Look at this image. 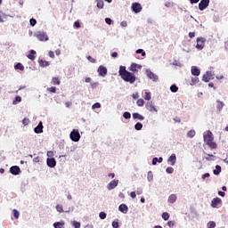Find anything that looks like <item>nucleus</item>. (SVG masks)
<instances>
[{
	"mask_svg": "<svg viewBox=\"0 0 228 228\" xmlns=\"http://www.w3.org/2000/svg\"><path fill=\"white\" fill-rule=\"evenodd\" d=\"M118 74L121 79H123V81H125L126 83H129L130 85H134V83H136V76L134 75V73H132L126 69V66L119 67Z\"/></svg>",
	"mask_w": 228,
	"mask_h": 228,
	"instance_id": "1",
	"label": "nucleus"
},
{
	"mask_svg": "<svg viewBox=\"0 0 228 228\" xmlns=\"http://www.w3.org/2000/svg\"><path fill=\"white\" fill-rule=\"evenodd\" d=\"M204 142L206 145H208L210 149H216L218 145L215 142V137L213 136V133L211 131H208L207 134L203 135Z\"/></svg>",
	"mask_w": 228,
	"mask_h": 228,
	"instance_id": "2",
	"label": "nucleus"
},
{
	"mask_svg": "<svg viewBox=\"0 0 228 228\" xmlns=\"http://www.w3.org/2000/svg\"><path fill=\"white\" fill-rule=\"evenodd\" d=\"M34 37L37 38L40 42H47L49 40V37H47V34L44 31H37L34 34Z\"/></svg>",
	"mask_w": 228,
	"mask_h": 228,
	"instance_id": "3",
	"label": "nucleus"
},
{
	"mask_svg": "<svg viewBox=\"0 0 228 228\" xmlns=\"http://www.w3.org/2000/svg\"><path fill=\"white\" fill-rule=\"evenodd\" d=\"M69 138L70 140H72V142H79V140H81V134H79V130L74 129L73 131H71Z\"/></svg>",
	"mask_w": 228,
	"mask_h": 228,
	"instance_id": "4",
	"label": "nucleus"
},
{
	"mask_svg": "<svg viewBox=\"0 0 228 228\" xmlns=\"http://www.w3.org/2000/svg\"><path fill=\"white\" fill-rule=\"evenodd\" d=\"M128 70L132 72V74H136L138 70H142V65L133 62L128 68Z\"/></svg>",
	"mask_w": 228,
	"mask_h": 228,
	"instance_id": "5",
	"label": "nucleus"
},
{
	"mask_svg": "<svg viewBox=\"0 0 228 228\" xmlns=\"http://www.w3.org/2000/svg\"><path fill=\"white\" fill-rule=\"evenodd\" d=\"M196 42H197L196 49H199V51H202V49L204 47V44H206V38L198 37Z\"/></svg>",
	"mask_w": 228,
	"mask_h": 228,
	"instance_id": "6",
	"label": "nucleus"
},
{
	"mask_svg": "<svg viewBox=\"0 0 228 228\" xmlns=\"http://www.w3.org/2000/svg\"><path fill=\"white\" fill-rule=\"evenodd\" d=\"M208 6H209V0H201L199 4V10L204 12Z\"/></svg>",
	"mask_w": 228,
	"mask_h": 228,
	"instance_id": "7",
	"label": "nucleus"
},
{
	"mask_svg": "<svg viewBox=\"0 0 228 228\" xmlns=\"http://www.w3.org/2000/svg\"><path fill=\"white\" fill-rule=\"evenodd\" d=\"M146 75L149 79H151V81H154L155 83L159 79L158 75L154 74V72L151 71L150 69L146 70Z\"/></svg>",
	"mask_w": 228,
	"mask_h": 228,
	"instance_id": "8",
	"label": "nucleus"
},
{
	"mask_svg": "<svg viewBox=\"0 0 228 228\" xmlns=\"http://www.w3.org/2000/svg\"><path fill=\"white\" fill-rule=\"evenodd\" d=\"M142 4H140L139 3H134L132 4V10L134 13H140V12H142Z\"/></svg>",
	"mask_w": 228,
	"mask_h": 228,
	"instance_id": "9",
	"label": "nucleus"
},
{
	"mask_svg": "<svg viewBox=\"0 0 228 228\" xmlns=\"http://www.w3.org/2000/svg\"><path fill=\"white\" fill-rule=\"evenodd\" d=\"M118 186V180H112L107 185V190H115Z\"/></svg>",
	"mask_w": 228,
	"mask_h": 228,
	"instance_id": "10",
	"label": "nucleus"
},
{
	"mask_svg": "<svg viewBox=\"0 0 228 228\" xmlns=\"http://www.w3.org/2000/svg\"><path fill=\"white\" fill-rule=\"evenodd\" d=\"M10 172L12 175H19L20 174V167L19 166H12L10 168Z\"/></svg>",
	"mask_w": 228,
	"mask_h": 228,
	"instance_id": "11",
	"label": "nucleus"
},
{
	"mask_svg": "<svg viewBox=\"0 0 228 228\" xmlns=\"http://www.w3.org/2000/svg\"><path fill=\"white\" fill-rule=\"evenodd\" d=\"M98 74L99 76H102V77H104V76L108 74V69H106V67L104 66H100L98 68Z\"/></svg>",
	"mask_w": 228,
	"mask_h": 228,
	"instance_id": "12",
	"label": "nucleus"
},
{
	"mask_svg": "<svg viewBox=\"0 0 228 228\" xmlns=\"http://www.w3.org/2000/svg\"><path fill=\"white\" fill-rule=\"evenodd\" d=\"M213 77V73H211V71H207V73L205 75H203V81L205 83H209V81H211Z\"/></svg>",
	"mask_w": 228,
	"mask_h": 228,
	"instance_id": "13",
	"label": "nucleus"
},
{
	"mask_svg": "<svg viewBox=\"0 0 228 228\" xmlns=\"http://www.w3.org/2000/svg\"><path fill=\"white\" fill-rule=\"evenodd\" d=\"M46 164L50 168H54V167H56V159H54V158L47 159Z\"/></svg>",
	"mask_w": 228,
	"mask_h": 228,
	"instance_id": "14",
	"label": "nucleus"
},
{
	"mask_svg": "<svg viewBox=\"0 0 228 228\" xmlns=\"http://www.w3.org/2000/svg\"><path fill=\"white\" fill-rule=\"evenodd\" d=\"M34 132L37 134H40V133H44V125H42V121H40L39 124L37 126V127L34 128Z\"/></svg>",
	"mask_w": 228,
	"mask_h": 228,
	"instance_id": "15",
	"label": "nucleus"
},
{
	"mask_svg": "<svg viewBox=\"0 0 228 228\" xmlns=\"http://www.w3.org/2000/svg\"><path fill=\"white\" fill-rule=\"evenodd\" d=\"M219 204H222V199L216 197V198H214L211 201V206L213 208H218V205Z\"/></svg>",
	"mask_w": 228,
	"mask_h": 228,
	"instance_id": "16",
	"label": "nucleus"
},
{
	"mask_svg": "<svg viewBox=\"0 0 228 228\" xmlns=\"http://www.w3.org/2000/svg\"><path fill=\"white\" fill-rule=\"evenodd\" d=\"M177 161V157L175 156V153L171 154V156L167 159V162L171 163V166L174 167Z\"/></svg>",
	"mask_w": 228,
	"mask_h": 228,
	"instance_id": "17",
	"label": "nucleus"
},
{
	"mask_svg": "<svg viewBox=\"0 0 228 228\" xmlns=\"http://www.w3.org/2000/svg\"><path fill=\"white\" fill-rule=\"evenodd\" d=\"M146 110H150L151 112L158 111V110L156 109V107L154 106V103H152V102H148L146 103Z\"/></svg>",
	"mask_w": 228,
	"mask_h": 228,
	"instance_id": "18",
	"label": "nucleus"
},
{
	"mask_svg": "<svg viewBox=\"0 0 228 228\" xmlns=\"http://www.w3.org/2000/svg\"><path fill=\"white\" fill-rule=\"evenodd\" d=\"M27 58H28V60H31V61H35L37 58V52L35 50H30L29 53L27 55Z\"/></svg>",
	"mask_w": 228,
	"mask_h": 228,
	"instance_id": "19",
	"label": "nucleus"
},
{
	"mask_svg": "<svg viewBox=\"0 0 228 228\" xmlns=\"http://www.w3.org/2000/svg\"><path fill=\"white\" fill-rule=\"evenodd\" d=\"M133 118L138 120H145V117H143L142 114H139L138 112L133 113Z\"/></svg>",
	"mask_w": 228,
	"mask_h": 228,
	"instance_id": "20",
	"label": "nucleus"
},
{
	"mask_svg": "<svg viewBox=\"0 0 228 228\" xmlns=\"http://www.w3.org/2000/svg\"><path fill=\"white\" fill-rule=\"evenodd\" d=\"M191 74L192 76H200V69L194 66L191 68Z\"/></svg>",
	"mask_w": 228,
	"mask_h": 228,
	"instance_id": "21",
	"label": "nucleus"
},
{
	"mask_svg": "<svg viewBox=\"0 0 228 228\" xmlns=\"http://www.w3.org/2000/svg\"><path fill=\"white\" fill-rule=\"evenodd\" d=\"M118 210L121 212V213H127V207L126 204H121L119 207H118Z\"/></svg>",
	"mask_w": 228,
	"mask_h": 228,
	"instance_id": "22",
	"label": "nucleus"
},
{
	"mask_svg": "<svg viewBox=\"0 0 228 228\" xmlns=\"http://www.w3.org/2000/svg\"><path fill=\"white\" fill-rule=\"evenodd\" d=\"M175 200H177V195L175 194H171L169 197H168V202L170 204H174V202H175Z\"/></svg>",
	"mask_w": 228,
	"mask_h": 228,
	"instance_id": "23",
	"label": "nucleus"
},
{
	"mask_svg": "<svg viewBox=\"0 0 228 228\" xmlns=\"http://www.w3.org/2000/svg\"><path fill=\"white\" fill-rule=\"evenodd\" d=\"M96 6L97 8H99L100 10H102V8H104V1L103 0H96Z\"/></svg>",
	"mask_w": 228,
	"mask_h": 228,
	"instance_id": "24",
	"label": "nucleus"
},
{
	"mask_svg": "<svg viewBox=\"0 0 228 228\" xmlns=\"http://www.w3.org/2000/svg\"><path fill=\"white\" fill-rule=\"evenodd\" d=\"M214 175H220V172H222V167L216 165V169H214Z\"/></svg>",
	"mask_w": 228,
	"mask_h": 228,
	"instance_id": "25",
	"label": "nucleus"
},
{
	"mask_svg": "<svg viewBox=\"0 0 228 228\" xmlns=\"http://www.w3.org/2000/svg\"><path fill=\"white\" fill-rule=\"evenodd\" d=\"M38 63L40 67H49V61H47L40 60L38 61Z\"/></svg>",
	"mask_w": 228,
	"mask_h": 228,
	"instance_id": "26",
	"label": "nucleus"
},
{
	"mask_svg": "<svg viewBox=\"0 0 228 228\" xmlns=\"http://www.w3.org/2000/svg\"><path fill=\"white\" fill-rule=\"evenodd\" d=\"M217 105H216V108L219 111H222L224 106H225V104H224V102H220V101H217L216 102Z\"/></svg>",
	"mask_w": 228,
	"mask_h": 228,
	"instance_id": "27",
	"label": "nucleus"
},
{
	"mask_svg": "<svg viewBox=\"0 0 228 228\" xmlns=\"http://www.w3.org/2000/svg\"><path fill=\"white\" fill-rule=\"evenodd\" d=\"M52 85H54V86H60V83H61V81H60V77H53L52 78Z\"/></svg>",
	"mask_w": 228,
	"mask_h": 228,
	"instance_id": "28",
	"label": "nucleus"
},
{
	"mask_svg": "<svg viewBox=\"0 0 228 228\" xmlns=\"http://www.w3.org/2000/svg\"><path fill=\"white\" fill-rule=\"evenodd\" d=\"M15 70H24V65L22 63L19 62L14 66Z\"/></svg>",
	"mask_w": 228,
	"mask_h": 228,
	"instance_id": "29",
	"label": "nucleus"
},
{
	"mask_svg": "<svg viewBox=\"0 0 228 228\" xmlns=\"http://www.w3.org/2000/svg\"><path fill=\"white\" fill-rule=\"evenodd\" d=\"M142 127H143V125L140 122H138L134 125V129H136V131H142Z\"/></svg>",
	"mask_w": 228,
	"mask_h": 228,
	"instance_id": "30",
	"label": "nucleus"
},
{
	"mask_svg": "<svg viewBox=\"0 0 228 228\" xmlns=\"http://www.w3.org/2000/svg\"><path fill=\"white\" fill-rule=\"evenodd\" d=\"M196 134V132L195 130H190L188 133H187V136L188 138H193Z\"/></svg>",
	"mask_w": 228,
	"mask_h": 228,
	"instance_id": "31",
	"label": "nucleus"
},
{
	"mask_svg": "<svg viewBox=\"0 0 228 228\" xmlns=\"http://www.w3.org/2000/svg\"><path fill=\"white\" fill-rule=\"evenodd\" d=\"M207 227L208 228H215V227H216V223H215L214 221H210L208 223Z\"/></svg>",
	"mask_w": 228,
	"mask_h": 228,
	"instance_id": "32",
	"label": "nucleus"
},
{
	"mask_svg": "<svg viewBox=\"0 0 228 228\" xmlns=\"http://www.w3.org/2000/svg\"><path fill=\"white\" fill-rule=\"evenodd\" d=\"M12 213H13L14 218H16V220H18L19 216H20V213L19 212V210L13 209Z\"/></svg>",
	"mask_w": 228,
	"mask_h": 228,
	"instance_id": "33",
	"label": "nucleus"
},
{
	"mask_svg": "<svg viewBox=\"0 0 228 228\" xmlns=\"http://www.w3.org/2000/svg\"><path fill=\"white\" fill-rule=\"evenodd\" d=\"M72 225L74 228H81V223L77 222V221H72Z\"/></svg>",
	"mask_w": 228,
	"mask_h": 228,
	"instance_id": "34",
	"label": "nucleus"
},
{
	"mask_svg": "<svg viewBox=\"0 0 228 228\" xmlns=\"http://www.w3.org/2000/svg\"><path fill=\"white\" fill-rule=\"evenodd\" d=\"M22 101V98L20 96H16L15 99L12 101V104H18V102H20Z\"/></svg>",
	"mask_w": 228,
	"mask_h": 228,
	"instance_id": "35",
	"label": "nucleus"
},
{
	"mask_svg": "<svg viewBox=\"0 0 228 228\" xmlns=\"http://www.w3.org/2000/svg\"><path fill=\"white\" fill-rule=\"evenodd\" d=\"M178 90H179V87H177V86L175 85H172L170 86V91L173 92L174 94H175Z\"/></svg>",
	"mask_w": 228,
	"mask_h": 228,
	"instance_id": "36",
	"label": "nucleus"
},
{
	"mask_svg": "<svg viewBox=\"0 0 228 228\" xmlns=\"http://www.w3.org/2000/svg\"><path fill=\"white\" fill-rule=\"evenodd\" d=\"M162 218H163V220H165V222H167L168 220V218H170V215L167 212H164L162 214Z\"/></svg>",
	"mask_w": 228,
	"mask_h": 228,
	"instance_id": "37",
	"label": "nucleus"
},
{
	"mask_svg": "<svg viewBox=\"0 0 228 228\" xmlns=\"http://www.w3.org/2000/svg\"><path fill=\"white\" fill-rule=\"evenodd\" d=\"M47 92H50V94H56V87L52 86V87H48Z\"/></svg>",
	"mask_w": 228,
	"mask_h": 228,
	"instance_id": "38",
	"label": "nucleus"
},
{
	"mask_svg": "<svg viewBox=\"0 0 228 228\" xmlns=\"http://www.w3.org/2000/svg\"><path fill=\"white\" fill-rule=\"evenodd\" d=\"M136 103L137 106L142 107L143 106V104H145V102L143 101V99H138Z\"/></svg>",
	"mask_w": 228,
	"mask_h": 228,
	"instance_id": "39",
	"label": "nucleus"
},
{
	"mask_svg": "<svg viewBox=\"0 0 228 228\" xmlns=\"http://www.w3.org/2000/svg\"><path fill=\"white\" fill-rule=\"evenodd\" d=\"M207 157L205 158L206 161H213V159L211 158H215V156H213L212 154H206Z\"/></svg>",
	"mask_w": 228,
	"mask_h": 228,
	"instance_id": "40",
	"label": "nucleus"
},
{
	"mask_svg": "<svg viewBox=\"0 0 228 228\" xmlns=\"http://www.w3.org/2000/svg\"><path fill=\"white\" fill-rule=\"evenodd\" d=\"M144 99H145V101H151V93L145 92Z\"/></svg>",
	"mask_w": 228,
	"mask_h": 228,
	"instance_id": "41",
	"label": "nucleus"
},
{
	"mask_svg": "<svg viewBox=\"0 0 228 228\" xmlns=\"http://www.w3.org/2000/svg\"><path fill=\"white\" fill-rule=\"evenodd\" d=\"M136 54H142V56H145V51H143V49H138L136 50Z\"/></svg>",
	"mask_w": 228,
	"mask_h": 228,
	"instance_id": "42",
	"label": "nucleus"
},
{
	"mask_svg": "<svg viewBox=\"0 0 228 228\" xmlns=\"http://www.w3.org/2000/svg\"><path fill=\"white\" fill-rule=\"evenodd\" d=\"M56 209H57L58 213H63V206L57 205Z\"/></svg>",
	"mask_w": 228,
	"mask_h": 228,
	"instance_id": "43",
	"label": "nucleus"
},
{
	"mask_svg": "<svg viewBox=\"0 0 228 228\" xmlns=\"http://www.w3.org/2000/svg\"><path fill=\"white\" fill-rule=\"evenodd\" d=\"M87 60H88V61H90L91 63H95L96 61H97V60L96 59H94V57H92V56H87Z\"/></svg>",
	"mask_w": 228,
	"mask_h": 228,
	"instance_id": "44",
	"label": "nucleus"
},
{
	"mask_svg": "<svg viewBox=\"0 0 228 228\" xmlns=\"http://www.w3.org/2000/svg\"><path fill=\"white\" fill-rule=\"evenodd\" d=\"M166 172H167V174H174V167H168L166 169Z\"/></svg>",
	"mask_w": 228,
	"mask_h": 228,
	"instance_id": "45",
	"label": "nucleus"
},
{
	"mask_svg": "<svg viewBox=\"0 0 228 228\" xmlns=\"http://www.w3.org/2000/svg\"><path fill=\"white\" fill-rule=\"evenodd\" d=\"M147 177H148V181H152L153 179L152 171L148 172Z\"/></svg>",
	"mask_w": 228,
	"mask_h": 228,
	"instance_id": "46",
	"label": "nucleus"
},
{
	"mask_svg": "<svg viewBox=\"0 0 228 228\" xmlns=\"http://www.w3.org/2000/svg\"><path fill=\"white\" fill-rule=\"evenodd\" d=\"M99 216H100L101 220H105L106 213L105 212H100Z\"/></svg>",
	"mask_w": 228,
	"mask_h": 228,
	"instance_id": "47",
	"label": "nucleus"
},
{
	"mask_svg": "<svg viewBox=\"0 0 228 228\" xmlns=\"http://www.w3.org/2000/svg\"><path fill=\"white\" fill-rule=\"evenodd\" d=\"M30 26H37V20L35 18H32L29 20Z\"/></svg>",
	"mask_w": 228,
	"mask_h": 228,
	"instance_id": "48",
	"label": "nucleus"
},
{
	"mask_svg": "<svg viewBox=\"0 0 228 228\" xmlns=\"http://www.w3.org/2000/svg\"><path fill=\"white\" fill-rule=\"evenodd\" d=\"M123 117H124V118L129 119V118H131V113L124 112Z\"/></svg>",
	"mask_w": 228,
	"mask_h": 228,
	"instance_id": "49",
	"label": "nucleus"
},
{
	"mask_svg": "<svg viewBox=\"0 0 228 228\" xmlns=\"http://www.w3.org/2000/svg\"><path fill=\"white\" fill-rule=\"evenodd\" d=\"M93 110H97L99 108H101V103L96 102L92 106Z\"/></svg>",
	"mask_w": 228,
	"mask_h": 228,
	"instance_id": "50",
	"label": "nucleus"
},
{
	"mask_svg": "<svg viewBox=\"0 0 228 228\" xmlns=\"http://www.w3.org/2000/svg\"><path fill=\"white\" fill-rule=\"evenodd\" d=\"M197 83H199V77L191 78V85H197Z\"/></svg>",
	"mask_w": 228,
	"mask_h": 228,
	"instance_id": "51",
	"label": "nucleus"
},
{
	"mask_svg": "<svg viewBox=\"0 0 228 228\" xmlns=\"http://www.w3.org/2000/svg\"><path fill=\"white\" fill-rule=\"evenodd\" d=\"M74 28H77V29H79V28H81V23L79 21H75Z\"/></svg>",
	"mask_w": 228,
	"mask_h": 228,
	"instance_id": "52",
	"label": "nucleus"
},
{
	"mask_svg": "<svg viewBox=\"0 0 228 228\" xmlns=\"http://www.w3.org/2000/svg\"><path fill=\"white\" fill-rule=\"evenodd\" d=\"M167 225H168V227L172 228V227H174V225H175V222H174V221H168V222H167Z\"/></svg>",
	"mask_w": 228,
	"mask_h": 228,
	"instance_id": "53",
	"label": "nucleus"
},
{
	"mask_svg": "<svg viewBox=\"0 0 228 228\" xmlns=\"http://www.w3.org/2000/svg\"><path fill=\"white\" fill-rule=\"evenodd\" d=\"M22 124H23V126H28V124H29V119H28V118H23L22 119Z\"/></svg>",
	"mask_w": 228,
	"mask_h": 228,
	"instance_id": "54",
	"label": "nucleus"
},
{
	"mask_svg": "<svg viewBox=\"0 0 228 228\" xmlns=\"http://www.w3.org/2000/svg\"><path fill=\"white\" fill-rule=\"evenodd\" d=\"M46 156L48 158H53V156H54V152L53 151H47Z\"/></svg>",
	"mask_w": 228,
	"mask_h": 228,
	"instance_id": "55",
	"label": "nucleus"
},
{
	"mask_svg": "<svg viewBox=\"0 0 228 228\" xmlns=\"http://www.w3.org/2000/svg\"><path fill=\"white\" fill-rule=\"evenodd\" d=\"M98 86H99V83L98 82L91 83V88H96Z\"/></svg>",
	"mask_w": 228,
	"mask_h": 228,
	"instance_id": "56",
	"label": "nucleus"
},
{
	"mask_svg": "<svg viewBox=\"0 0 228 228\" xmlns=\"http://www.w3.org/2000/svg\"><path fill=\"white\" fill-rule=\"evenodd\" d=\"M112 227H113V228H118V227H119L118 222L113 221V222H112Z\"/></svg>",
	"mask_w": 228,
	"mask_h": 228,
	"instance_id": "57",
	"label": "nucleus"
},
{
	"mask_svg": "<svg viewBox=\"0 0 228 228\" xmlns=\"http://www.w3.org/2000/svg\"><path fill=\"white\" fill-rule=\"evenodd\" d=\"M105 22L106 24H109V26H111V22H113V20H111L110 18H106Z\"/></svg>",
	"mask_w": 228,
	"mask_h": 228,
	"instance_id": "58",
	"label": "nucleus"
},
{
	"mask_svg": "<svg viewBox=\"0 0 228 228\" xmlns=\"http://www.w3.org/2000/svg\"><path fill=\"white\" fill-rule=\"evenodd\" d=\"M33 163H40V158L39 157H36L33 159Z\"/></svg>",
	"mask_w": 228,
	"mask_h": 228,
	"instance_id": "59",
	"label": "nucleus"
},
{
	"mask_svg": "<svg viewBox=\"0 0 228 228\" xmlns=\"http://www.w3.org/2000/svg\"><path fill=\"white\" fill-rule=\"evenodd\" d=\"M130 197H131L132 199H136V192H135V191H132V192L130 193Z\"/></svg>",
	"mask_w": 228,
	"mask_h": 228,
	"instance_id": "60",
	"label": "nucleus"
},
{
	"mask_svg": "<svg viewBox=\"0 0 228 228\" xmlns=\"http://www.w3.org/2000/svg\"><path fill=\"white\" fill-rule=\"evenodd\" d=\"M48 56H49L50 58H54V52L50 51V52L48 53Z\"/></svg>",
	"mask_w": 228,
	"mask_h": 228,
	"instance_id": "61",
	"label": "nucleus"
},
{
	"mask_svg": "<svg viewBox=\"0 0 228 228\" xmlns=\"http://www.w3.org/2000/svg\"><path fill=\"white\" fill-rule=\"evenodd\" d=\"M152 165H158V158L152 159Z\"/></svg>",
	"mask_w": 228,
	"mask_h": 228,
	"instance_id": "62",
	"label": "nucleus"
},
{
	"mask_svg": "<svg viewBox=\"0 0 228 228\" xmlns=\"http://www.w3.org/2000/svg\"><path fill=\"white\" fill-rule=\"evenodd\" d=\"M194 37H195V32H189L190 38H194Z\"/></svg>",
	"mask_w": 228,
	"mask_h": 228,
	"instance_id": "63",
	"label": "nucleus"
},
{
	"mask_svg": "<svg viewBox=\"0 0 228 228\" xmlns=\"http://www.w3.org/2000/svg\"><path fill=\"white\" fill-rule=\"evenodd\" d=\"M209 176H210L209 173H205V174L202 175V179H206V178H208V177H209Z\"/></svg>",
	"mask_w": 228,
	"mask_h": 228,
	"instance_id": "64",
	"label": "nucleus"
}]
</instances>
